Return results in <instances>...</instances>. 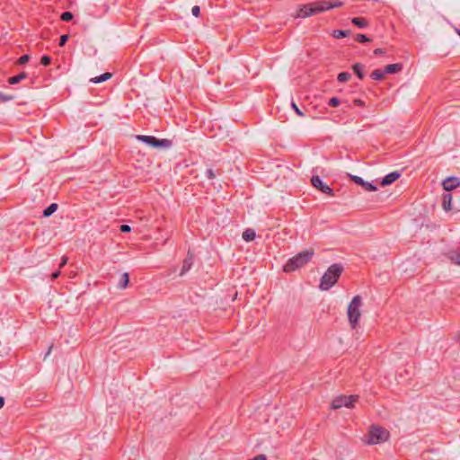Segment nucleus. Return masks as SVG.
<instances>
[{
  "instance_id": "nucleus-1",
  "label": "nucleus",
  "mask_w": 460,
  "mask_h": 460,
  "mask_svg": "<svg viewBox=\"0 0 460 460\" xmlns=\"http://www.w3.org/2000/svg\"><path fill=\"white\" fill-rule=\"evenodd\" d=\"M342 5V2L336 1L334 3H329L327 1H318L310 3L299 7L296 13V17L306 18L311 15L322 13L323 11L331 10L335 7Z\"/></svg>"
},
{
  "instance_id": "nucleus-2",
  "label": "nucleus",
  "mask_w": 460,
  "mask_h": 460,
  "mask_svg": "<svg viewBox=\"0 0 460 460\" xmlns=\"http://www.w3.org/2000/svg\"><path fill=\"white\" fill-rule=\"evenodd\" d=\"M314 252L313 249L305 250L298 252L296 255L290 258L284 265L283 270L285 272L295 271L305 264H307L313 258Z\"/></svg>"
},
{
  "instance_id": "nucleus-3",
  "label": "nucleus",
  "mask_w": 460,
  "mask_h": 460,
  "mask_svg": "<svg viewBox=\"0 0 460 460\" xmlns=\"http://www.w3.org/2000/svg\"><path fill=\"white\" fill-rule=\"evenodd\" d=\"M343 268L341 264L331 265L321 278L319 288L321 290H329L334 286L342 273Z\"/></svg>"
},
{
  "instance_id": "nucleus-4",
  "label": "nucleus",
  "mask_w": 460,
  "mask_h": 460,
  "mask_svg": "<svg viewBox=\"0 0 460 460\" xmlns=\"http://www.w3.org/2000/svg\"><path fill=\"white\" fill-rule=\"evenodd\" d=\"M362 305V298L360 296H355L348 306V320L351 329L358 328V322L361 316L360 307Z\"/></svg>"
},
{
  "instance_id": "nucleus-5",
  "label": "nucleus",
  "mask_w": 460,
  "mask_h": 460,
  "mask_svg": "<svg viewBox=\"0 0 460 460\" xmlns=\"http://www.w3.org/2000/svg\"><path fill=\"white\" fill-rule=\"evenodd\" d=\"M389 437L390 433L387 429L379 426H372L368 431L367 443L369 445L384 443L388 440Z\"/></svg>"
},
{
  "instance_id": "nucleus-6",
  "label": "nucleus",
  "mask_w": 460,
  "mask_h": 460,
  "mask_svg": "<svg viewBox=\"0 0 460 460\" xmlns=\"http://www.w3.org/2000/svg\"><path fill=\"white\" fill-rule=\"evenodd\" d=\"M137 138L150 146L156 148H169L172 146V141L169 139H159L154 136L137 135Z\"/></svg>"
},
{
  "instance_id": "nucleus-7",
  "label": "nucleus",
  "mask_w": 460,
  "mask_h": 460,
  "mask_svg": "<svg viewBox=\"0 0 460 460\" xmlns=\"http://www.w3.org/2000/svg\"><path fill=\"white\" fill-rule=\"evenodd\" d=\"M358 399V395H339L332 400L331 407L334 410L341 407L352 408L354 407V402H356Z\"/></svg>"
},
{
  "instance_id": "nucleus-8",
  "label": "nucleus",
  "mask_w": 460,
  "mask_h": 460,
  "mask_svg": "<svg viewBox=\"0 0 460 460\" xmlns=\"http://www.w3.org/2000/svg\"><path fill=\"white\" fill-rule=\"evenodd\" d=\"M312 186L317 190L321 191L323 194L328 196H333L332 189L323 181V180L318 175H313L311 178Z\"/></svg>"
},
{
  "instance_id": "nucleus-9",
  "label": "nucleus",
  "mask_w": 460,
  "mask_h": 460,
  "mask_svg": "<svg viewBox=\"0 0 460 460\" xmlns=\"http://www.w3.org/2000/svg\"><path fill=\"white\" fill-rule=\"evenodd\" d=\"M349 177L354 183L361 186L367 191H375L377 190V187L373 182L367 181L359 176L349 175Z\"/></svg>"
},
{
  "instance_id": "nucleus-10",
  "label": "nucleus",
  "mask_w": 460,
  "mask_h": 460,
  "mask_svg": "<svg viewBox=\"0 0 460 460\" xmlns=\"http://www.w3.org/2000/svg\"><path fill=\"white\" fill-rule=\"evenodd\" d=\"M460 185V179L457 177H447L442 181V186L446 191H450Z\"/></svg>"
},
{
  "instance_id": "nucleus-11",
  "label": "nucleus",
  "mask_w": 460,
  "mask_h": 460,
  "mask_svg": "<svg viewBox=\"0 0 460 460\" xmlns=\"http://www.w3.org/2000/svg\"><path fill=\"white\" fill-rule=\"evenodd\" d=\"M193 262H194V255L189 251L186 255V258L183 261L182 268H181L180 275L182 276L186 272H188L190 270L191 266L193 265Z\"/></svg>"
},
{
  "instance_id": "nucleus-12",
  "label": "nucleus",
  "mask_w": 460,
  "mask_h": 460,
  "mask_svg": "<svg viewBox=\"0 0 460 460\" xmlns=\"http://www.w3.org/2000/svg\"><path fill=\"white\" fill-rule=\"evenodd\" d=\"M401 176V173L398 171L392 172L388 174H386L382 181H380V184L382 186L390 185L391 183L394 182L396 180H398Z\"/></svg>"
},
{
  "instance_id": "nucleus-13",
  "label": "nucleus",
  "mask_w": 460,
  "mask_h": 460,
  "mask_svg": "<svg viewBox=\"0 0 460 460\" xmlns=\"http://www.w3.org/2000/svg\"><path fill=\"white\" fill-rule=\"evenodd\" d=\"M402 68V65L401 63L390 64L387 65L385 68L386 74H396L400 72Z\"/></svg>"
},
{
  "instance_id": "nucleus-14",
  "label": "nucleus",
  "mask_w": 460,
  "mask_h": 460,
  "mask_svg": "<svg viewBox=\"0 0 460 460\" xmlns=\"http://www.w3.org/2000/svg\"><path fill=\"white\" fill-rule=\"evenodd\" d=\"M255 236V231L252 228L245 229L242 234V237L245 242H251L254 240Z\"/></svg>"
},
{
  "instance_id": "nucleus-15",
  "label": "nucleus",
  "mask_w": 460,
  "mask_h": 460,
  "mask_svg": "<svg viewBox=\"0 0 460 460\" xmlns=\"http://www.w3.org/2000/svg\"><path fill=\"white\" fill-rule=\"evenodd\" d=\"M111 76H112L111 73L106 72V73L102 74L99 76L92 78L90 81L93 84H101L102 82L109 80Z\"/></svg>"
},
{
  "instance_id": "nucleus-16",
  "label": "nucleus",
  "mask_w": 460,
  "mask_h": 460,
  "mask_svg": "<svg viewBox=\"0 0 460 460\" xmlns=\"http://www.w3.org/2000/svg\"><path fill=\"white\" fill-rule=\"evenodd\" d=\"M26 77H27V74L25 72H22L15 76L10 77L8 82L10 84H16L20 83L22 80L25 79Z\"/></svg>"
},
{
  "instance_id": "nucleus-17",
  "label": "nucleus",
  "mask_w": 460,
  "mask_h": 460,
  "mask_svg": "<svg viewBox=\"0 0 460 460\" xmlns=\"http://www.w3.org/2000/svg\"><path fill=\"white\" fill-rule=\"evenodd\" d=\"M351 22L356 25L357 27L358 28H366L367 26V22L365 18H361V17H354L352 20H351Z\"/></svg>"
},
{
  "instance_id": "nucleus-18",
  "label": "nucleus",
  "mask_w": 460,
  "mask_h": 460,
  "mask_svg": "<svg viewBox=\"0 0 460 460\" xmlns=\"http://www.w3.org/2000/svg\"><path fill=\"white\" fill-rule=\"evenodd\" d=\"M385 71L381 69H376L371 73V78L373 80H383L385 76Z\"/></svg>"
},
{
  "instance_id": "nucleus-19",
  "label": "nucleus",
  "mask_w": 460,
  "mask_h": 460,
  "mask_svg": "<svg viewBox=\"0 0 460 460\" xmlns=\"http://www.w3.org/2000/svg\"><path fill=\"white\" fill-rule=\"evenodd\" d=\"M128 282H129V275H128V273L125 272L121 276V279L119 283V288L120 289H125L128 287Z\"/></svg>"
},
{
  "instance_id": "nucleus-20",
  "label": "nucleus",
  "mask_w": 460,
  "mask_h": 460,
  "mask_svg": "<svg viewBox=\"0 0 460 460\" xmlns=\"http://www.w3.org/2000/svg\"><path fill=\"white\" fill-rule=\"evenodd\" d=\"M58 209V203H51L49 207H48L43 211V217H48L51 216Z\"/></svg>"
},
{
  "instance_id": "nucleus-21",
  "label": "nucleus",
  "mask_w": 460,
  "mask_h": 460,
  "mask_svg": "<svg viewBox=\"0 0 460 460\" xmlns=\"http://www.w3.org/2000/svg\"><path fill=\"white\" fill-rule=\"evenodd\" d=\"M352 69L359 79L364 77L363 66L359 63L353 65Z\"/></svg>"
},
{
  "instance_id": "nucleus-22",
  "label": "nucleus",
  "mask_w": 460,
  "mask_h": 460,
  "mask_svg": "<svg viewBox=\"0 0 460 460\" xmlns=\"http://www.w3.org/2000/svg\"><path fill=\"white\" fill-rule=\"evenodd\" d=\"M351 77L350 73L341 72L338 75L337 79L340 83L347 82Z\"/></svg>"
},
{
  "instance_id": "nucleus-23",
  "label": "nucleus",
  "mask_w": 460,
  "mask_h": 460,
  "mask_svg": "<svg viewBox=\"0 0 460 460\" xmlns=\"http://www.w3.org/2000/svg\"><path fill=\"white\" fill-rule=\"evenodd\" d=\"M348 35V31H343V30H335L333 31L332 32V36L335 38V39H341V38H344Z\"/></svg>"
},
{
  "instance_id": "nucleus-24",
  "label": "nucleus",
  "mask_w": 460,
  "mask_h": 460,
  "mask_svg": "<svg viewBox=\"0 0 460 460\" xmlns=\"http://www.w3.org/2000/svg\"><path fill=\"white\" fill-rule=\"evenodd\" d=\"M74 15L71 12H64L61 13L60 19L63 22H69L73 19Z\"/></svg>"
},
{
  "instance_id": "nucleus-25",
  "label": "nucleus",
  "mask_w": 460,
  "mask_h": 460,
  "mask_svg": "<svg viewBox=\"0 0 460 460\" xmlns=\"http://www.w3.org/2000/svg\"><path fill=\"white\" fill-rule=\"evenodd\" d=\"M205 177L208 180H213L216 178V172L212 168H207L205 171Z\"/></svg>"
},
{
  "instance_id": "nucleus-26",
  "label": "nucleus",
  "mask_w": 460,
  "mask_h": 460,
  "mask_svg": "<svg viewBox=\"0 0 460 460\" xmlns=\"http://www.w3.org/2000/svg\"><path fill=\"white\" fill-rule=\"evenodd\" d=\"M450 260L454 261L456 264L460 265V253L459 252H453L450 255Z\"/></svg>"
},
{
  "instance_id": "nucleus-27",
  "label": "nucleus",
  "mask_w": 460,
  "mask_h": 460,
  "mask_svg": "<svg viewBox=\"0 0 460 460\" xmlns=\"http://www.w3.org/2000/svg\"><path fill=\"white\" fill-rule=\"evenodd\" d=\"M341 103V101L339 98L337 97H332L330 100H329V102L328 104L332 107H337L339 106Z\"/></svg>"
},
{
  "instance_id": "nucleus-28",
  "label": "nucleus",
  "mask_w": 460,
  "mask_h": 460,
  "mask_svg": "<svg viewBox=\"0 0 460 460\" xmlns=\"http://www.w3.org/2000/svg\"><path fill=\"white\" fill-rule=\"evenodd\" d=\"M291 107L299 117L305 116V113L297 107V105L294 102H291Z\"/></svg>"
},
{
  "instance_id": "nucleus-29",
  "label": "nucleus",
  "mask_w": 460,
  "mask_h": 460,
  "mask_svg": "<svg viewBox=\"0 0 460 460\" xmlns=\"http://www.w3.org/2000/svg\"><path fill=\"white\" fill-rule=\"evenodd\" d=\"M30 60V56L25 54V55H22L17 61V64L18 65H24L25 63H27L28 61Z\"/></svg>"
},
{
  "instance_id": "nucleus-30",
  "label": "nucleus",
  "mask_w": 460,
  "mask_h": 460,
  "mask_svg": "<svg viewBox=\"0 0 460 460\" xmlns=\"http://www.w3.org/2000/svg\"><path fill=\"white\" fill-rule=\"evenodd\" d=\"M356 40L364 43L369 41V39L365 34H358L356 37Z\"/></svg>"
},
{
  "instance_id": "nucleus-31",
  "label": "nucleus",
  "mask_w": 460,
  "mask_h": 460,
  "mask_svg": "<svg viewBox=\"0 0 460 460\" xmlns=\"http://www.w3.org/2000/svg\"><path fill=\"white\" fill-rule=\"evenodd\" d=\"M51 62V58L49 56H47V55H44L42 56L41 59H40V63L43 65V66H49Z\"/></svg>"
},
{
  "instance_id": "nucleus-32",
  "label": "nucleus",
  "mask_w": 460,
  "mask_h": 460,
  "mask_svg": "<svg viewBox=\"0 0 460 460\" xmlns=\"http://www.w3.org/2000/svg\"><path fill=\"white\" fill-rule=\"evenodd\" d=\"M13 99L12 96H7L0 92V102H5L11 101Z\"/></svg>"
},
{
  "instance_id": "nucleus-33",
  "label": "nucleus",
  "mask_w": 460,
  "mask_h": 460,
  "mask_svg": "<svg viewBox=\"0 0 460 460\" xmlns=\"http://www.w3.org/2000/svg\"><path fill=\"white\" fill-rule=\"evenodd\" d=\"M199 13H200V8H199V5H195V6L192 7L191 13L194 16L198 17L199 15Z\"/></svg>"
},
{
  "instance_id": "nucleus-34",
  "label": "nucleus",
  "mask_w": 460,
  "mask_h": 460,
  "mask_svg": "<svg viewBox=\"0 0 460 460\" xmlns=\"http://www.w3.org/2000/svg\"><path fill=\"white\" fill-rule=\"evenodd\" d=\"M67 39H68V35H66V34L62 35L59 40V46L63 47L66 43Z\"/></svg>"
},
{
  "instance_id": "nucleus-35",
  "label": "nucleus",
  "mask_w": 460,
  "mask_h": 460,
  "mask_svg": "<svg viewBox=\"0 0 460 460\" xmlns=\"http://www.w3.org/2000/svg\"><path fill=\"white\" fill-rule=\"evenodd\" d=\"M452 204L453 203H442L443 209L447 212L450 211L452 209Z\"/></svg>"
},
{
  "instance_id": "nucleus-36",
  "label": "nucleus",
  "mask_w": 460,
  "mask_h": 460,
  "mask_svg": "<svg viewBox=\"0 0 460 460\" xmlns=\"http://www.w3.org/2000/svg\"><path fill=\"white\" fill-rule=\"evenodd\" d=\"M130 230H131V228L128 225H121L120 226V231L123 232V233H128V232H130Z\"/></svg>"
},
{
  "instance_id": "nucleus-37",
  "label": "nucleus",
  "mask_w": 460,
  "mask_h": 460,
  "mask_svg": "<svg viewBox=\"0 0 460 460\" xmlns=\"http://www.w3.org/2000/svg\"><path fill=\"white\" fill-rule=\"evenodd\" d=\"M452 195L448 192L443 194L442 201H451Z\"/></svg>"
},
{
  "instance_id": "nucleus-38",
  "label": "nucleus",
  "mask_w": 460,
  "mask_h": 460,
  "mask_svg": "<svg viewBox=\"0 0 460 460\" xmlns=\"http://www.w3.org/2000/svg\"><path fill=\"white\" fill-rule=\"evenodd\" d=\"M67 257L66 256H63L62 257V260H61V262H60V265H59V268H63L66 263H67Z\"/></svg>"
},
{
  "instance_id": "nucleus-39",
  "label": "nucleus",
  "mask_w": 460,
  "mask_h": 460,
  "mask_svg": "<svg viewBox=\"0 0 460 460\" xmlns=\"http://www.w3.org/2000/svg\"><path fill=\"white\" fill-rule=\"evenodd\" d=\"M250 460H267V457L265 455H258L257 456Z\"/></svg>"
},
{
  "instance_id": "nucleus-40",
  "label": "nucleus",
  "mask_w": 460,
  "mask_h": 460,
  "mask_svg": "<svg viewBox=\"0 0 460 460\" xmlns=\"http://www.w3.org/2000/svg\"><path fill=\"white\" fill-rule=\"evenodd\" d=\"M59 276H60V271H59V270H57V271H55L54 273H52V275H51V279H58Z\"/></svg>"
},
{
  "instance_id": "nucleus-41",
  "label": "nucleus",
  "mask_w": 460,
  "mask_h": 460,
  "mask_svg": "<svg viewBox=\"0 0 460 460\" xmlns=\"http://www.w3.org/2000/svg\"><path fill=\"white\" fill-rule=\"evenodd\" d=\"M385 53V50L383 49H376L374 50V54L375 55H381V54H384Z\"/></svg>"
},
{
  "instance_id": "nucleus-42",
  "label": "nucleus",
  "mask_w": 460,
  "mask_h": 460,
  "mask_svg": "<svg viewBox=\"0 0 460 460\" xmlns=\"http://www.w3.org/2000/svg\"><path fill=\"white\" fill-rule=\"evenodd\" d=\"M354 103L356 105H358V106H363L364 105V102L361 100V99H356L354 100Z\"/></svg>"
},
{
  "instance_id": "nucleus-43",
  "label": "nucleus",
  "mask_w": 460,
  "mask_h": 460,
  "mask_svg": "<svg viewBox=\"0 0 460 460\" xmlns=\"http://www.w3.org/2000/svg\"><path fill=\"white\" fill-rule=\"evenodd\" d=\"M4 404V397L0 396V409L3 408Z\"/></svg>"
},
{
  "instance_id": "nucleus-44",
  "label": "nucleus",
  "mask_w": 460,
  "mask_h": 460,
  "mask_svg": "<svg viewBox=\"0 0 460 460\" xmlns=\"http://www.w3.org/2000/svg\"><path fill=\"white\" fill-rule=\"evenodd\" d=\"M51 349H52V347H50V348H49V349L48 350V352H47V355H46V356H48V355L50 353Z\"/></svg>"
},
{
  "instance_id": "nucleus-45",
  "label": "nucleus",
  "mask_w": 460,
  "mask_h": 460,
  "mask_svg": "<svg viewBox=\"0 0 460 460\" xmlns=\"http://www.w3.org/2000/svg\"><path fill=\"white\" fill-rule=\"evenodd\" d=\"M456 33L460 36V30L456 29Z\"/></svg>"
},
{
  "instance_id": "nucleus-46",
  "label": "nucleus",
  "mask_w": 460,
  "mask_h": 460,
  "mask_svg": "<svg viewBox=\"0 0 460 460\" xmlns=\"http://www.w3.org/2000/svg\"><path fill=\"white\" fill-rule=\"evenodd\" d=\"M456 33L460 36V30L456 29Z\"/></svg>"
}]
</instances>
